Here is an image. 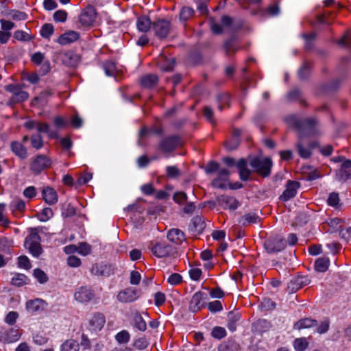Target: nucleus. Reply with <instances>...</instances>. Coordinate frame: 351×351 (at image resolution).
Masks as SVG:
<instances>
[{
  "label": "nucleus",
  "mask_w": 351,
  "mask_h": 351,
  "mask_svg": "<svg viewBox=\"0 0 351 351\" xmlns=\"http://www.w3.org/2000/svg\"><path fill=\"white\" fill-rule=\"evenodd\" d=\"M40 241V236L36 232H32L25 239V247L34 257H38L43 252Z\"/></svg>",
  "instance_id": "1"
},
{
  "label": "nucleus",
  "mask_w": 351,
  "mask_h": 351,
  "mask_svg": "<svg viewBox=\"0 0 351 351\" xmlns=\"http://www.w3.org/2000/svg\"><path fill=\"white\" fill-rule=\"evenodd\" d=\"M250 165L259 173L267 176L270 173L271 160L269 158H254L250 161Z\"/></svg>",
  "instance_id": "2"
},
{
  "label": "nucleus",
  "mask_w": 351,
  "mask_h": 351,
  "mask_svg": "<svg viewBox=\"0 0 351 351\" xmlns=\"http://www.w3.org/2000/svg\"><path fill=\"white\" fill-rule=\"evenodd\" d=\"M25 126L28 130L36 129L40 133H46L50 138L56 137L57 132L51 130L47 123H43L36 121H28L25 122Z\"/></svg>",
  "instance_id": "3"
},
{
  "label": "nucleus",
  "mask_w": 351,
  "mask_h": 351,
  "mask_svg": "<svg viewBox=\"0 0 351 351\" xmlns=\"http://www.w3.org/2000/svg\"><path fill=\"white\" fill-rule=\"evenodd\" d=\"M47 307V303L42 299L36 298L28 300L25 304L27 313L37 315L43 312Z\"/></svg>",
  "instance_id": "4"
},
{
  "label": "nucleus",
  "mask_w": 351,
  "mask_h": 351,
  "mask_svg": "<svg viewBox=\"0 0 351 351\" xmlns=\"http://www.w3.org/2000/svg\"><path fill=\"white\" fill-rule=\"evenodd\" d=\"M140 296L138 291L132 287L126 288L117 294V300L122 303H129L136 300Z\"/></svg>",
  "instance_id": "5"
},
{
  "label": "nucleus",
  "mask_w": 351,
  "mask_h": 351,
  "mask_svg": "<svg viewBox=\"0 0 351 351\" xmlns=\"http://www.w3.org/2000/svg\"><path fill=\"white\" fill-rule=\"evenodd\" d=\"M208 300L207 294L204 292H196L192 297L190 302V308L192 311H197L206 305Z\"/></svg>",
  "instance_id": "6"
},
{
  "label": "nucleus",
  "mask_w": 351,
  "mask_h": 351,
  "mask_svg": "<svg viewBox=\"0 0 351 351\" xmlns=\"http://www.w3.org/2000/svg\"><path fill=\"white\" fill-rule=\"evenodd\" d=\"M152 27L156 36L160 38L167 37L170 30L169 22L164 19L154 22Z\"/></svg>",
  "instance_id": "7"
},
{
  "label": "nucleus",
  "mask_w": 351,
  "mask_h": 351,
  "mask_svg": "<svg viewBox=\"0 0 351 351\" xmlns=\"http://www.w3.org/2000/svg\"><path fill=\"white\" fill-rule=\"evenodd\" d=\"M286 245V241L281 237L269 239L265 243V246L269 252H280L285 248Z\"/></svg>",
  "instance_id": "8"
},
{
  "label": "nucleus",
  "mask_w": 351,
  "mask_h": 351,
  "mask_svg": "<svg viewBox=\"0 0 351 351\" xmlns=\"http://www.w3.org/2000/svg\"><path fill=\"white\" fill-rule=\"evenodd\" d=\"M317 146V143L316 142H311L308 143H304L300 139L299 142L297 143L298 152L300 156L302 158L307 159L310 158L312 155V151L314 148Z\"/></svg>",
  "instance_id": "9"
},
{
  "label": "nucleus",
  "mask_w": 351,
  "mask_h": 351,
  "mask_svg": "<svg viewBox=\"0 0 351 351\" xmlns=\"http://www.w3.org/2000/svg\"><path fill=\"white\" fill-rule=\"evenodd\" d=\"M172 251L171 245L164 242L156 243L152 247V253L158 258L167 256L171 254Z\"/></svg>",
  "instance_id": "10"
},
{
  "label": "nucleus",
  "mask_w": 351,
  "mask_h": 351,
  "mask_svg": "<svg viewBox=\"0 0 351 351\" xmlns=\"http://www.w3.org/2000/svg\"><path fill=\"white\" fill-rule=\"evenodd\" d=\"M96 18L95 10L90 7L85 9L80 15L79 21L82 25L89 27L93 24Z\"/></svg>",
  "instance_id": "11"
},
{
  "label": "nucleus",
  "mask_w": 351,
  "mask_h": 351,
  "mask_svg": "<svg viewBox=\"0 0 351 351\" xmlns=\"http://www.w3.org/2000/svg\"><path fill=\"white\" fill-rule=\"evenodd\" d=\"M299 187L300 184L298 182L289 180L286 184V189L280 195V199L286 202L294 197Z\"/></svg>",
  "instance_id": "12"
},
{
  "label": "nucleus",
  "mask_w": 351,
  "mask_h": 351,
  "mask_svg": "<svg viewBox=\"0 0 351 351\" xmlns=\"http://www.w3.org/2000/svg\"><path fill=\"white\" fill-rule=\"evenodd\" d=\"M74 297L75 300L77 302L80 303H86L93 298L94 293L90 288L87 287H81L76 290Z\"/></svg>",
  "instance_id": "13"
},
{
  "label": "nucleus",
  "mask_w": 351,
  "mask_h": 351,
  "mask_svg": "<svg viewBox=\"0 0 351 351\" xmlns=\"http://www.w3.org/2000/svg\"><path fill=\"white\" fill-rule=\"evenodd\" d=\"M51 165V160L45 156H38L32 164V170L34 172L39 173L45 168L50 167Z\"/></svg>",
  "instance_id": "14"
},
{
  "label": "nucleus",
  "mask_w": 351,
  "mask_h": 351,
  "mask_svg": "<svg viewBox=\"0 0 351 351\" xmlns=\"http://www.w3.org/2000/svg\"><path fill=\"white\" fill-rule=\"evenodd\" d=\"M20 333L17 329L11 328L9 330L0 331V341L3 343H13L19 340Z\"/></svg>",
  "instance_id": "15"
},
{
  "label": "nucleus",
  "mask_w": 351,
  "mask_h": 351,
  "mask_svg": "<svg viewBox=\"0 0 351 351\" xmlns=\"http://www.w3.org/2000/svg\"><path fill=\"white\" fill-rule=\"evenodd\" d=\"M106 322L101 313H95L89 319V329L93 331L100 330Z\"/></svg>",
  "instance_id": "16"
},
{
  "label": "nucleus",
  "mask_w": 351,
  "mask_h": 351,
  "mask_svg": "<svg viewBox=\"0 0 351 351\" xmlns=\"http://www.w3.org/2000/svg\"><path fill=\"white\" fill-rule=\"evenodd\" d=\"M301 128L308 135H315L318 133L317 121L314 118H308L304 120Z\"/></svg>",
  "instance_id": "17"
},
{
  "label": "nucleus",
  "mask_w": 351,
  "mask_h": 351,
  "mask_svg": "<svg viewBox=\"0 0 351 351\" xmlns=\"http://www.w3.org/2000/svg\"><path fill=\"white\" fill-rule=\"evenodd\" d=\"M42 195L45 202L49 205L55 204L58 199L57 192L53 188L49 186L43 188L42 191Z\"/></svg>",
  "instance_id": "18"
},
{
  "label": "nucleus",
  "mask_w": 351,
  "mask_h": 351,
  "mask_svg": "<svg viewBox=\"0 0 351 351\" xmlns=\"http://www.w3.org/2000/svg\"><path fill=\"white\" fill-rule=\"evenodd\" d=\"M80 38V34L75 31H68L62 34L58 39V43L62 45L71 44Z\"/></svg>",
  "instance_id": "19"
},
{
  "label": "nucleus",
  "mask_w": 351,
  "mask_h": 351,
  "mask_svg": "<svg viewBox=\"0 0 351 351\" xmlns=\"http://www.w3.org/2000/svg\"><path fill=\"white\" fill-rule=\"evenodd\" d=\"M178 145V138L176 136L169 137L163 140L160 145L161 151L169 153L173 151Z\"/></svg>",
  "instance_id": "20"
},
{
  "label": "nucleus",
  "mask_w": 351,
  "mask_h": 351,
  "mask_svg": "<svg viewBox=\"0 0 351 351\" xmlns=\"http://www.w3.org/2000/svg\"><path fill=\"white\" fill-rule=\"evenodd\" d=\"M167 238L169 241L176 245L182 244L185 240L183 232L177 228L170 230L168 232Z\"/></svg>",
  "instance_id": "21"
},
{
  "label": "nucleus",
  "mask_w": 351,
  "mask_h": 351,
  "mask_svg": "<svg viewBox=\"0 0 351 351\" xmlns=\"http://www.w3.org/2000/svg\"><path fill=\"white\" fill-rule=\"evenodd\" d=\"M7 89L13 93L12 100L14 102H21L28 98L29 95L27 92L21 90L14 86H8Z\"/></svg>",
  "instance_id": "22"
},
{
  "label": "nucleus",
  "mask_w": 351,
  "mask_h": 351,
  "mask_svg": "<svg viewBox=\"0 0 351 351\" xmlns=\"http://www.w3.org/2000/svg\"><path fill=\"white\" fill-rule=\"evenodd\" d=\"M221 205L224 208L235 210L239 206L238 201L233 197L221 196L219 199Z\"/></svg>",
  "instance_id": "23"
},
{
  "label": "nucleus",
  "mask_w": 351,
  "mask_h": 351,
  "mask_svg": "<svg viewBox=\"0 0 351 351\" xmlns=\"http://www.w3.org/2000/svg\"><path fill=\"white\" fill-rule=\"evenodd\" d=\"M151 21L148 16H141L137 19L136 27L139 32H147L151 27Z\"/></svg>",
  "instance_id": "24"
},
{
  "label": "nucleus",
  "mask_w": 351,
  "mask_h": 351,
  "mask_svg": "<svg viewBox=\"0 0 351 351\" xmlns=\"http://www.w3.org/2000/svg\"><path fill=\"white\" fill-rule=\"evenodd\" d=\"M80 344L75 339H68L64 341L60 346V351H79Z\"/></svg>",
  "instance_id": "25"
},
{
  "label": "nucleus",
  "mask_w": 351,
  "mask_h": 351,
  "mask_svg": "<svg viewBox=\"0 0 351 351\" xmlns=\"http://www.w3.org/2000/svg\"><path fill=\"white\" fill-rule=\"evenodd\" d=\"M330 265L329 258L327 257H321L315 262V269L318 272H325Z\"/></svg>",
  "instance_id": "26"
},
{
  "label": "nucleus",
  "mask_w": 351,
  "mask_h": 351,
  "mask_svg": "<svg viewBox=\"0 0 351 351\" xmlns=\"http://www.w3.org/2000/svg\"><path fill=\"white\" fill-rule=\"evenodd\" d=\"M237 167L239 170L240 178L242 180H247L250 176V172L247 169V164L245 160L241 159L237 163Z\"/></svg>",
  "instance_id": "27"
},
{
  "label": "nucleus",
  "mask_w": 351,
  "mask_h": 351,
  "mask_svg": "<svg viewBox=\"0 0 351 351\" xmlns=\"http://www.w3.org/2000/svg\"><path fill=\"white\" fill-rule=\"evenodd\" d=\"M12 151L21 158H25L27 156L25 147L19 142H13L11 144Z\"/></svg>",
  "instance_id": "28"
},
{
  "label": "nucleus",
  "mask_w": 351,
  "mask_h": 351,
  "mask_svg": "<svg viewBox=\"0 0 351 351\" xmlns=\"http://www.w3.org/2000/svg\"><path fill=\"white\" fill-rule=\"evenodd\" d=\"M141 82L143 86L149 88L156 84L158 77L154 74H147L142 77Z\"/></svg>",
  "instance_id": "29"
},
{
  "label": "nucleus",
  "mask_w": 351,
  "mask_h": 351,
  "mask_svg": "<svg viewBox=\"0 0 351 351\" xmlns=\"http://www.w3.org/2000/svg\"><path fill=\"white\" fill-rule=\"evenodd\" d=\"M315 324V320L309 318H305L296 322L294 325V328L296 330L308 328L314 326Z\"/></svg>",
  "instance_id": "30"
},
{
  "label": "nucleus",
  "mask_w": 351,
  "mask_h": 351,
  "mask_svg": "<svg viewBox=\"0 0 351 351\" xmlns=\"http://www.w3.org/2000/svg\"><path fill=\"white\" fill-rule=\"evenodd\" d=\"M228 328L231 331L236 330V323L240 319L241 315L239 313L230 312L228 315Z\"/></svg>",
  "instance_id": "31"
},
{
  "label": "nucleus",
  "mask_w": 351,
  "mask_h": 351,
  "mask_svg": "<svg viewBox=\"0 0 351 351\" xmlns=\"http://www.w3.org/2000/svg\"><path fill=\"white\" fill-rule=\"evenodd\" d=\"M27 280L28 278L25 274H15L12 278V284L17 287H21L27 284Z\"/></svg>",
  "instance_id": "32"
},
{
  "label": "nucleus",
  "mask_w": 351,
  "mask_h": 351,
  "mask_svg": "<svg viewBox=\"0 0 351 351\" xmlns=\"http://www.w3.org/2000/svg\"><path fill=\"white\" fill-rule=\"evenodd\" d=\"M308 346V342L304 337L298 338L293 341V347L295 351H304Z\"/></svg>",
  "instance_id": "33"
},
{
  "label": "nucleus",
  "mask_w": 351,
  "mask_h": 351,
  "mask_svg": "<svg viewBox=\"0 0 351 351\" xmlns=\"http://www.w3.org/2000/svg\"><path fill=\"white\" fill-rule=\"evenodd\" d=\"M229 175V171L226 169H219V178L213 180L212 184L215 187L221 188L222 184L220 183L221 180H225Z\"/></svg>",
  "instance_id": "34"
},
{
  "label": "nucleus",
  "mask_w": 351,
  "mask_h": 351,
  "mask_svg": "<svg viewBox=\"0 0 351 351\" xmlns=\"http://www.w3.org/2000/svg\"><path fill=\"white\" fill-rule=\"evenodd\" d=\"M115 339L119 344H125L130 339V335L128 330H123L115 335Z\"/></svg>",
  "instance_id": "35"
},
{
  "label": "nucleus",
  "mask_w": 351,
  "mask_h": 351,
  "mask_svg": "<svg viewBox=\"0 0 351 351\" xmlns=\"http://www.w3.org/2000/svg\"><path fill=\"white\" fill-rule=\"evenodd\" d=\"M103 66L107 76H114L116 75L117 69L114 62L108 61L104 64Z\"/></svg>",
  "instance_id": "36"
},
{
  "label": "nucleus",
  "mask_w": 351,
  "mask_h": 351,
  "mask_svg": "<svg viewBox=\"0 0 351 351\" xmlns=\"http://www.w3.org/2000/svg\"><path fill=\"white\" fill-rule=\"evenodd\" d=\"M134 326L141 331H145L147 328L146 322L138 313H135L133 317Z\"/></svg>",
  "instance_id": "37"
},
{
  "label": "nucleus",
  "mask_w": 351,
  "mask_h": 351,
  "mask_svg": "<svg viewBox=\"0 0 351 351\" xmlns=\"http://www.w3.org/2000/svg\"><path fill=\"white\" fill-rule=\"evenodd\" d=\"M53 216V212L50 208H44L38 214V219L40 221L46 222L49 221Z\"/></svg>",
  "instance_id": "38"
},
{
  "label": "nucleus",
  "mask_w": 351,
  "mask_h": 351,
  "mask_svg": "<svg viewBox=\"0 0 351 351\" xmlns=\"http://www.w3.org/2000/svg\"><path fill=\"white\" fill-rule=\"evenodd\" d=\"M53 32V27L51 24L44 25L40 29V35L45 38H49Z\"/></svg>",
  "instance_id": "39"
},
{
  "label": "nucleus",
  "mask_w": 351,
  "mask_h": 351,
  "mask_svg": "<svg viewBox=\"0 0 351 351\" xmlns=\"http://www.w3.org/2000/svg\"><path fill=\"white\" fill-rule=\"evenodd\" d=\"M337 179L340 181H346L350 178L351 170L340 169L336 174Z\"/></svg>",
  "instance_id": "40"
},
{
  "label": "nucleus",
  "mask_w": 351,
  "mask_h": 351,
  "mask_svg": "<svg viewBox=\"0 0 351 351\" xmlns=\"http://www.w3.org/2000/svg\"><path fill=\"white\" fill-rule=\"evenodd\" d=\"M8 16L12 19L16 21H24L27 19V14L25 12L12 10L11 11Z\"/></svg>",
  "instance_id": "41"
},
{
  "label": "nucleus",
  "mask_w": 351,
  "mask_h": 351,
  "mask_svg": "<svg viewBox=\"0 0 351 351\" xmlns=\"http://www.w3.org/2000/svg\"><path fill=\"white\" fill-rule=\"evenodd\" d=\"M34 276L36 280L41 284L46 282L48 278L46 274L40 269H35L34 270Z\"/></svg>",
  "instance_id": "42"
},
{
  "label": "nucleus",
  "mask_w": 351,
  "mask_h": 351,
  "mask_svg": "<svg viewBox=\"0 0 351 351\" xmlns=\"http://www.w3.org/2000/svg\"><path fill=\"white\" fill-rule=\"evenodd\" d=\"M91 252V246L86 243H82L77 247V253L82 256H86Z\"/></svg>",
  "instance_id": "43"
},
{
  "label": "nucleus",
  "mask_w": 351,
  "mask_h": 351,
  "mask_svg": "<svg viewBox=\"0 0 351 351\" xmlns=\"http://www.w3.org/2000/svg\"><path fill=\"white\" fill-rule=\"evenodd\" d=\"M31 143L33 147L38 149L43 147V143L40 134L32 135L31 137Z\"/></svg>",
  "instance_id": "44"
},
{
  "label": "nucleus",
  "mask_w": 351,
  "mask_h": 351,
  "mask_svg": "<svg viewBox=\"0 0 351 351\" xmlns=\"http://www.w3.org/2000/svg\"><path fill=\"white\" fill-rule=\"evenodd\" d=\"M5 208V204L0 203V223L3 226H8L10 223L9 220L5 217L4 215Z\"/></svg>",
  "instance_id": "45"
},
{
  "label": "nucleus",
  "mask_w": 351,
  "mask_h": 351,
  "mask_svg": "<svg viewBox=\"0 0 351 351\" xmlns=\"http://www.w3.org/2000/svg\"><path fill=\"white\" fill-rule=\"evenodd\" d=\"M211 334L214 338L220 339L226 335V331L222 327H215L213 329Z\"/></svg>",
  "instance_id": "46"
},
{
  "label": "nucleus",
  "mask_w": 351,
  "mask_h": 351,
  "mask_svg": "<svg viewBox=\"0 0 351 351\" xmlns=\"http://www.w3.org/2000/svg\"><path fill=\"white\" fill-rule=\"evenodd\" d=\"M18 266L20 268L29 269L31 267V264L29 258L26 256H21L18 258Z\"/></svg>",
  "instance_id": "47"
},
{
  "label": "nucleus",
  "mask_w": 351,
  "mask_h": 351,
  "mask_svg": "<svg viewBox=\"0 0 351 351\" xmlns=\"http://www.w3.org/2000/svg\"><path fill=\"white\" fill-rule=\"evenodd\" d=\"M14 37L21 41H29L32 39L31 36L25 32L18 30L14 34Z\"/></svg>",
  "instance_id": "48"
},
{
  "label": "nucleus",
  "mask_w": 351,
  "mask_h": 351,
  "mask_svg": "<svg viewBox=\"0 0 351 351\" xmlns=\"http://www.w3.org/2000/svg\"><path fill=\"white\" fill-rule=\"evenodd\" d=\"M193 14V10L189 7H184L180 13V18L182 21H186Z\"/></svg>",
  "instance_id": "49"
},
{
  "label": "nucleus",
  "mask_w": 351,
  "mask_h": 351,
  "mask_svg": "<svg viewBox=\"0 0 351 351\" xmlns=\"http://www.w3.org/2000/svg\"><path fill=\"white\" fill-rule=\"evenodd\" d=\"M53 123L57 128L62 129L66 128L69 125V121L66 119L58 116L53 119Z\"/></svg>",
  "instance_id": "50"
},
{
  "label": "nucleus",
  "mask_w": 351,
  "mask_h": 351,
  "mask_svg": "<svg viewBox=\"0 0 351 351\" xmlns=\"http://www.w3.org/2000/svg\"><path fill=\"white\" fill-rule=\"evenodd\" d=\"M166 172L167 176L171 178H176L180 174L179 169L176 166H168Z\"/></svg>",
  "instance_id": "51"
},
{
  "label": "nucleus",
  "mask_w": 351,
  "mask_h": 351,
  "mask_svg": "<svg viewBox=\"0 0 351 351\" xmlns=\"http://www.w3.org/2000/svg\"><path fill=\"white\" fill-rule=\"evenodd\" d=\"M25 204L22 199H14L10 204V208L12 210H23Z\"/></svg>",
  "instance_id": "52"
},
{
  "label": "nucleus",
  "mask_w": 351,
  "mask_h": 351,
  "mask_svg": "<svg viewBox=\"0 0 351 351\" xmlns=\"http://www.w3.org/2000/svg\"><path fill=\"white\" fill-rule=\"evenodd\" d=\"M339 203V195L336 193H331L328 199V204L332 207L337 208Z\"/></svg>",
  "instance_id": "53"
},
{
  "label": "nucleus",
  "mask_w": 351,
  "mask_h": 351,
  "mask_svg": "<svg viewBox=\"0 0 351 351\" xmlns=\"http://www.w3.org/2000/svg\"><path fill=\"white\" fill-rule=\"evenodd\" d=\"M208 308L213 313L219 312L222 310V304L220 301L215 300L208 303Z\"/></svg>",
  "instance_id": "54"
},
{
  "label": "nucleus",
  "mask_w": 351,
  "mask_h": 351,
  "mask_svg": "<svg viewBox=\"0 0 351 351\" xmlns=\"http://www.w3.org/2000/svg\"><path fill=\"white\" fill-rule=\"evenodd\" d=\"M339 236L346 241L351 240V227L341 228L340 226Z\"/></svg>",
  "instance_id": "55"
},
{
  "label": "nucleus",
  "mask_w": 351,
  "mask_h": 351,
  "mask_svg": "<svg viewBox=\"0 0 351 351\" xmlns=\"http://www.w3.org/2000/svg\"><path fill=\"white\" fill-rule=\"evenodd\" d=\"M67 264L71 267H77L81 265V260L76 256L71 255L67 258Z\"/></svg>",
  "instance_id": "56"
},
{
  "label": "nucleus",
  "mask_w": 351,
  "mask_h": 351,
  "mask_svg": "<svg viewBox=\"0 0 351 351\" xmlns=\"http://www.w3.org/2000/svg\"><path fill=\"white\" fill-rule=\"evenodd\" d=\"M310 65L308 63H304L298 71V75L301 79H305L309 74Z\"/></svg>",
  "instance_id": "57"
},
{
  "label": "nucleus",
  "mask_w": 351,
  "mask_h": 351,
  "mask_svg": "<svg viewBox=\"0 0 351 351\" xmlns=\"http://www.w3.org/2000/svg\"><path fill=\"white\" fill-rule=\"evenodd\" d=\"M133 345L138 350H143L147 347L148 343L145 338H138L134 341Z\"/></svg>",
  "instance_id": "58"
},
{
  "label": "nucleus",
  "mask_w": 351,
  "mask_h": 351,
  "mask_svg": "<svg viewBox=\"0 0 351 351\" xmlns=\"http://www.w3.org/2000/svg\"><path fill=\"white\" fill-rule=\"evenodd\" d=\"M67 18V14L64 10H58L53 14V19L57 22H64Z\"/></svg>",
  "instance_id": "59"
},
{
  "label": "nucleus",
  "mask_w": 351,
  "mask_h": 351,
  "mask_svg": "<svg viewBox=\"0 0 351 351\" xmlns=\"http://www.w3.org/2000/svg\"><path fill=\"white\" fill-rule=\"evenodd\" d=\"M182 281V276L178 274H172L167 278V282L171 285L179 284Z\"/></svg>",
  "instance_id": "60"
},
{
  "label": "nucleus",
  "mask_w": 351,
  "mask_h": 351,
  "mask_svg": "<svg viewBox=\"0 0 351 351\" xmlns=\"http://www.w3.org/2000/svg\"><path fill=\"white\" fill-rule=\"evenodd\" d=\"M141 279V274L138 271H132L130 273V283L132 285H138Z\"/></svg>",
  "instance_id": "61"
},
{
  "label": "nucleus",
  "mask_w": 351,
  "mask_h": 351,
  "mask_svg": "<svg viewBox=\"0 0 351 351\" xmlns=\"http://www.w3.org/2000/svg\"><path fill=\"white\" fill-rule=\"evenodd\" d=\"M173 199L176 202L181 204L185 202L187 199L186 195L183 192L176 193L173 195Z\"/></svg>",
  "instance_id": "62"
},
{
  "label": "nucleus",
  "mask_w": 351,
  "mask_h": 351,
  "mask_svg": "<svg viewBox=\"0 0 351 351\" xmlns=\"http://www.w3.org/2000/svg\"><path fill=\"white\" fill-rule=\"evenodd\" d=\"M19 317L18 313L15 311H10L8 313L5 317V322L8 324H13L16 322V319Z\"/></svg>",
  "instance_id": "63"
},
{
  "label": "nucleus",
  "mask_w": 351,
  "mask_h": 351,
  "mask_svg": "<svg viewBox=\"0 0 351 351\" xmlns=\"http://www.w3.org/2000/svg\"><path fill=\"white\" fill-rule=\"evenodd\" d=\"M189 275L192 280H199L202 276V271L199 268H193L189 271Z\"/></svg>",
  "instance_id": "64"
}]
</instances>
